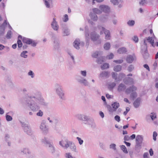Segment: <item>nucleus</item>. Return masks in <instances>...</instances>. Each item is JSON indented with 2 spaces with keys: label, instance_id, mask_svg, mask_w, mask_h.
Masks as SVG:
<instances>
[{
  "label": "nucleus",
  "instance_id": "7c9ffc66",
  "mask_svg": "<svg viewBox=\"0 0 158 158\" xmlns=\"http://www.w3.org/2000/svg\"><path fill=\"white\" fill-rule=\"evenodd\" d=\"M44 4L46 7L47 8H50V4L52 3V0H44Z\"/></svg>",
  "mask_w": 158,
  "mask_h": 158
},
{
  "label": "nucleus",
  "instance_id": "6e6552de",
  "mask_svg": "<svg viewBox=\"0 0 158 158\" xmlns=\"http://www.w3.org/2000/svg\"><path fill=\"white\" fill-rule=\"evenodd\" d=\"M77 81L80 83L83 84L85 86H89V82L87 80L81 76H79L77 78Z\"/></svg>",
  "mask_w": 158,
  "mask_h": 158
},
{
  "label": "nucleus",
  "instance_id": "58836bf2",
  "mask_svg": "<svg viewBox=\"0 0 158 158\" xmlns=\"http://www.w3.org/2000/svg\"><path fill=\"white\" fill-rule=\"evenodd\" d=\"M104 60L105 57L103 56H102L97 59V62L98 64H101L104 62Z\"/></svg>",
  "mask_w": 158,
  "mask_h": 158
},
{
  "label": "nucleus",
  "instance_id": "e433bc0d",
  "mask_svg": "<svg viewBox=\"0 0 158 158\" xmlns=\"http://www.w3.org/2000/svg\"><path fill=\"white\" fill-rule=\"evenodd\" d=\"M122 69V66L120 65L114 66V70L116 72H119Z\"/></svg>",
  "mask_w": 158,
  "mask_h": 158
},
{
  "label": "nucleus",
  "instance_id": "2eb2a0df",
  "mask_svg": "<svg viewBox=\"0 0 158 158\" xmlns=\"http://www.w3.org/2000/svg\"><path fill=\"white\" fill-rule=\"evenodd\" d=\"M110 73L107 71H103L100 73L99 77L102 78H107L109 77Z\"/></svg>",
  "mask_w": 158,
  "mask_h": 158
},
{
  "label": "nucleus",
  "instance_id": "dca6fc26",
  "mask_svg": "<svg viewBox=\"0 0 158 158\" xmlns=\"http://www.w3.org/2000/svg\"><path fill=\"white\" fill-rule=\"evenodd\" d=\"M87 124L92 129L95 128L96 127V125L93 119L88 120Z\"/></svg>",
  "mask_w": 158,
  "mask_h": 158
},
{
  "label": "nucleus",
  "instance_id": "423d86ee",
  "mask_svg": "<svg viewBox=\"0 0 158 158\" xmlns=\"http://www.w3.org/2000/svg\"><path fill=\"white\" fill-rule=\"evenodd\" d=\"M22 126L24 132L27 134L29 135H31L32 134L33 132L30 127L28 123H22Z\"/></svg>",
  "mask_w": 158,
  "mask_h": 158
},
{
  "label": "nucleus",
  "instance_id": "f03ea898",
  "mask_svg": "<svg viewBox=\"0 0 158 158\" xmlns=\"http://www.w3.org/2000/svg\"><path fill=\"white\" fill-rule=\"evenodd\" d=\"M28 97L32 100V101H34V99L35 101L38 102L40 105H46V103L44 100L41 97L40 93L39 92L32 93L28 95Z\"/></svg>",
  "mask_w": 158,
  "mask_h": 158
},
{
  "label": "nucleus",
  "instance_id": "bf43d9fd",
  "mask_svg": "<svg viewBox=\"0 0 158 158\" xmlns=\"http://www.w3.org/2000/svg\"><path fill=\"white\" fill-rule=\"evenodd\" d=\"M114 56V54L111 53L110 54L107 56L106 58L110 60L113 59Z\"/></svg>",
  "mask_w": 158,
  "mask_h": 158
},
{
  "label": "nucleus",
  "instance_id": "49530a36",
  "mask_svg": "<svg viewBox=\"0 0 158 158\" xmlns=\"http://www.w3.org/2000/svg\"><path fill=\"white\" fill-rule=\"evenodd\" d=\"M93 11L94 13L100 14L102 13V11L99 9L97 8H94L93 9Z\"/></svg>",
  "mask_w": 158,
  "mask_h": 158
},
{
  "label": "nucleus",
  "instance_id": "a211bd4d",
  "mask_svg": "<svg viewBox=\"0 0 158 158\" xmlns=\"http://www.w3.org/2000/svg\"><path fill=\"white\" fill-rule=\"evenodd\" d=\"M110 2L114 5H118V7L119 8L122 7L121 3L123 2L122 0H110Z\"/></svg>",
  "mask_w": 158,
  "mask_h": 158
},
{
  "label": "nucleus",
  "instance_id": "c85d7f7f",
  "mask_svg": "<svg viewBox=\"0 0 158 158\" xmlns=\"http://www.w3.org/2000/svg\"><path fill=\"white\" fill-rule=\"evenodd\" d=\"M142 53L144 58H147L148 57L147 47H145V49L144 50H142Z\"/></svg>",
  "mask_w": 158,
  "mask_h": 158
},
{
  "label": "nucleus",
  "instance_id": "4be33fe9",
  "mask_svg": "<svg viewBox=\"0 0 158 158\" xmlns=\"http://www.w3.org/2000/svg\"><path fill=\"white\" fill-rule=\"evenodd\" d=\"M49 139L48 137H44L41 139V142L46 146H47L52 143L49 141Z\"/></svg>",
  "mask_w": 158,
  "mask_h": 158
},
{
  "label": "nucleus",
  "instance_id": "473e14b6",
  "mask_svg": "<svg viewBox=\"0 0 158 158\" xmlns=\"http://www.w3.org/2000/svg\"><path fill=\"white\" fill-rule=\"evenodd\" d=\"M127 51L126 49L122 47L119 48L117 50V52L119 54H123L126 52Z\"/></svg>",
  "mask_w": 158,
  "mask_h": 158
},
{
  "label": "nucleus",
  "instance_id": "603ef678",
  "mask_svg": "<svg viewBox=\"0 0 158 158\" xmlns=\"http://www.w3.org/2000/svg\"><path fill=\"white\" fill-rule=\"evenodd\" d=\"M36 114L38 116L42 117L44 114L43 112L40 110H39L36 113Z\"/></svg>",
  "mask_w": 158,
  "mask_h": 158
},
{
  "label": "nucleus",
  "instance_id": "774afa93",
  "mask_svg": "<svg viewBox=\"0 0 158 158\" xmlns=\"http://www.w3.org/2000/svg\"><path fill=\"white\" fill-rule=\"evenodd\" d=\"M157 135V133L156 131H154L153 133V139L154 141H156V137Z\"/></svg>",
  "mask_w": 158,
  "mask_h": 158
},
{
  "label": "nucleus",
  "instance_id": "a18cd8bd",
  "mask_svg": "<svg viewBox=\"0 0 158 158\" xmlns=\"http://www.w3.org/2000/svg\"><path fill=\"white\" fill-rule=\"evenodd\" d=\"M120 148L121 150L125 153H127L128 151L126 147L124 145H122L120 146Z\"/></svg>",
  "mask_w": 158,
  "mask_h": 158
},
{
  "label": "nucleus",
  "instance_id": "052dcab7",
  "mask_svg": "<svg viewBox=\"0 0 158 158\" xmlns=\"http://www.w3.org/2000/svg\"><path fill=\"white\" fill-rule=\"evenodd\" d=\"M116 144L114 143H112L110 145V149H112L114 150H116Z\"/></svg>",
  "mask_w": 158,
  "mask_h": 158
},
{
  "label": "nucleus",
  "instance_id": "7ed1b4c3",
  "mask_svg": "<svg viewBox=\"0 0 158 158\" xmlns=\"http://www.w3.org/2000/svg\"><path fill=\"white\" fill-rule=\"evenodd\" d=\"M55 93L61 100L64 99V93L62 86L60 84L56 83L54 85Z\"/></svg>",
  "mask_w": 158,
  "mask_h": 158
},
{
  "label": "nucleus",
  "instance_id": "864d4df0",
  "mask_svg": "<svg viewBox=\"0 0 158 158\" xmlns=\"http://www.w3.org/2000/svg\"><path fill=\"white\" fill-rule=\"evenodd\" d=\"M150 117L151 119L153 120L156 117V113L154 112H152L151 113L150 115Z\"/></svg>",
  "mask_w": 158,
  "mask_h": 158
},
{
  "label": "nucleus",
  "instance_id": "a878e982",
  "mask_svg": "<svg viewBox=\"0 0 158 158\" xmlns=\"http://www.w3.org/2000/svg\"><path fill=\"white\" fill-rule=\"evenodd\" d=\"M126 88V86L124 84L121 83L118 85L117 90L118 92H120L124 90Z\"/></svg>",
  "mask_w": 158,
  "mask_h": 158
},
{
  "label": "nucleus",
  "instance_id": "9d476101",
  "mask_svg": "<svg viewBox=\"0 0 158 158\" xmlns=\"http://www.w3.org/2000/svg\"><path fill=\"white\" fill-rule=\"evenodd\" d=\"M143 140V137L142 135H137L135 139L136 142V147L140 148Z\"/></svg>",
  "mask_w": 158,
  "mask_h": 158
},
{
  "label": "nucleus",
  "instance_id": "5fc2aeb1",
  "mask_svg": "<svg viewBox=\"0 0 158 158\" xmlns=\"http://www.w3.org/2000/svg\"><path fill=\"white\" fill-rule=\"evenodd\" d=\"M80 74L84 77L86 76L87 72L86 70H81L80 71Z\"/></svg>",
  "mask_w": 158,
  "mask_h": 158
},
{
  "label": "nucleus",
  "instance_id": "393cba45",
  "mask_svg": "<svg viewBox=\"0 0 158 158\" xmlns=\"http://www.w3.org/2000/svg\"><path fill=\"white\" fill-rule=\"evenodd\" d=\"M123 81L124 83L126 84H133L134 83L133 79L131 78L127 77V78L123 80Z\"/></svg>",
  "mask_w": 158,
  "mask_h": 158
},
{
  "label": "nucleus",
  "instance_id": "5701e85b",
  "mask_svg": "<svg viewBox=\"0 0 158 158\" xmlns=\"http://www.w3.org/2000/svg\"><path fill=\"white\" fill-rule=\"evenodd\" d=\"M47 146L48 147V149L50 152L52 153H54L55 151V149L52 143H51Z\"/></svg>",
  "mask_w": 158,
  "mask_h": 158
},
{
  "label": "nucleus",
  "instance_id": "79ce46f5",
  "mask_svg": "<svg viewBox=\"0 0 158 158\" xmlns=\"http://www.w3.org/2000/svg\"><path fill=\"white\" fill-rule=\"evenodd\" d=\"M63 35L64 36H67L69 34V31L68 29L67 28H64L63 29Z\"/></svg>",
  "mask_w": 158,
  "mask_h": 158
},
{
  "label": "nucleus",
  "instance_id": "4d7b16f0",
  "mask_svg": "<svg viewBox=\"0 0 158 158\" xmlns=\"http://www.w3.org/2000/svg\"><path fill=\"white\" fill-rule=\"evenodd\" d=\"M112 76L113 78H114L116 81H118L117 73L113 72L112 73Z\"/></svg>",
  "mask_w": 158,
  "mask_h": 158
},
{
  "label": "nucleus",
  "instance_id": "aec40b11",
  "mask_svg": "<svg viewBox=\"0 0 158 158\" xmlns=\"http://www.w3.org/2000/svg\"><path fill=\"white\" fill-rule=\"evenodd\" d=\"M7 24V21L6 20H5L2 25L0 27V35H2L4 33L5 30V27Z\"/></svg>",
  "mask_w": 158,
  "mask_h": 158
},
{
  "label": "nucleus",
  "instance_id": "f3484780",
  "mask_svg": "<svg viewBox=\"0 0 158 158\" xmlns=\"http://www.w3.org/2000/svg\"><path fill=\"white\" fill-rule=\"evenodd\" d=\"M147 40L150 43L152 46H154V40H152V37H149L148 38H146L144 40V44L145 45V47H147V44L146 43Z\"/></svg>",
  "mask_w": 158,
  "mask_h": 158
},
{
  "label": "nucleus",
  "instance_id": "c756f323",
  "mask_svg": "<svg viewBox=\"0 0 158 158\" xmlns=\"http://www.w3.org/2000/svg\"><path fill=\"white\" fill-rule=\"evenodd\" d=\"M111 44L110 42H106L103 45V48L106 50H109Z\"/></svg>",
  "mask_w": 158,
  "mask_h": 158
},
{
  "label": "nucleus",
  "instance_id": "bb28decb",
  "mask_svg": "<svg viewBox=\"0 0 158 158\" xmlns=\"http://www.w3.org/2000/svg\"><path fill=\"white\" fill-rule=\"evenodd\" d=\"M104 34H105V39L107 40H110L111 38V36L110 31L108 30H106L104 32Z\"/></svg>",
  "mask_w": 158,
  "mask_h": 158
},
{
  "label": "nucleus",
  "instance_id": "6ab92c4d",
  "mask_svg": "<svg viewBox=\"0 0 158 158\" xmlns=\"http://www.w3.org/2000/svg\"><path fill=\"white\" fill-rule=\"evenodd\" d=\"M136 59L135 56V55H128L127 56L126 59V60L127 63H131L134 60Z\"/></svg>",
  "mask_w": 158,
  "mask_h": 158
},
{
  "label": "nucleus",
  "instance_id": "9b49d317",
  "mask_svg": "<svg viewBox=\"0 0 158 158\" xmlns=\"http://www.w3.org/2000/svg\"><path fill=\"white\" fill-rule=\"evenodd\" d=\"M84 42H80V40L78 39H76L73 43V46L77 49H78L80 46L82 47L84 45Z\"/></svg>",
  "mask_w": 158,
  "mask_h": 158
},
{
  "label": "nucleus",
  "instance_id": "0e129e2a",
  "mask_svg": "<svg viewBox=\"0 0 158 158\" xmlns=\"http://www.w3.org/2000/svg\"><path fill=\"white\" fill-rule=\"evenodd\" d=\"M63 21L64 22H66L69 20L68 15L66 14L64 15V18H63Z\"/></svg>",
  "mask_w": 158,
  "mask_h": 158
},
{
  "label": "nucleus",
  "instance_id": "c03bdc74",
  "mask_svg": "<svg viewBox=\"0 0 158 158\" xmlns=\"http://www.w3.org/2000/svg\"><path fill=\"white\" fill-rule=\"evenodd\" d=\"M22 36L21 35H19L18 36V40L17 41L18 46L19 48L21 47L22 46V43L21 41L19 39L20 38H21Z\"/></svg>",
  "mask_w": 158,
  "mask_h": 158
},
{
  "label": "nucleus",
  "instance_id": "3c124183",
  "mask_svg": "<svg viewBox=\"0 0 158 158\" xmlns=\"http://www.w3.org/2000/svg\"><path fill=\"white\" fill-rule=\"evenodd\" d=\"M135 23V22L133 20H130L127 22V25L130 26H133Z\"/></svg>",
  "mask_w": 158,
  "mask_h": 158
},
{
  "label": "nucleus",
  "instance_id": "680f3d73",
  "mask_svg": "<svg viewBox=\"0 0 158 158\" xmlns=\"http://www.w3.org/2000/svg\"><path fill=\"white\" fill-rule=\"evenodd\" d=\"M6 119L8 121H11L12 119V117L10 115L6 114Z\"/></svg>",
  "mask_w": 158,
  "mask_h": 158
},
{
  "label": "nucleus",
  "instance_id": "e2e57ef3",
  "mask_svg": "<svg viewBox=\"0 0 158 158\" xmlns=\"http://www.w3.org/2000/svg\"><path fill=\"white\" fill-rule=\"evenodd\" d=\"M77 139L78 140L79 143L80 145H81L83 143V141L81 139V138L79 137H77Z\"/></svg>",
  "mask_w": 158,
  "mask_h": 158
},
{
  "label": "nucleus",
  "instance_id": "4468645a",
  "mask_svg": "<svg viewBox=\"0 0 158 158\" xmlns=\"http://www.w3.org/2000/svg\"><path fill=\"white\" fill-rule=\"evenodd\" d=\"M52 28L55 31H57L59 28V26L55 18L53 19V21L51 23Z\"/></svg>",
  "mask_w": 158,
  "mask_h": 158
},
{
  "label": "nucleus",
  "instance_id": "f8f14e48",
  "mask_svg": "<svg viewBox=\"0 0 158 158\" xmlns=\"http://www.w3.org/2000/svg\"><path fill=\"white\" fill-rule=\"evenodd\" d=\"M75 117L78 120L83 121H87L89 119L87 116L81 114H76Z\"/></svg>",
  "mask_w": 158,
  "mask_h": 158
},
{
  "label": "nucleus",
  "instance_id": "09e8293b",
  "mask_svg": "<svg viewBox=\"0 0 158 158\" xmlns=\"http://www.w3.org/2000/svg\"><path fill=\"white\" fill-rule=\"evenodd\" d=\"M65 156L66 158H75L74 156H73L71 154L70 152L65 153Z\"/></svg>",
  "mask_w": 158,
  "mask_h": 158
},
{
  "label": "nucleus",
  "instance_id": "39448f33",
  "mask_svg": "<svg viewBox=\"0 0 158 158\" xmlns=\"http://www.w3.org/2000/svg\"><path fill=\"white\" fill-rule=\"evenodd\" d=\"M37 104H39L36 101H32V100L27 103L28 107L33 111H36L39 110L40 107L38 106Z\"/></svg>",
  "mask_w": 158,
  "mask_h": 158
},
{
  "label": "nucleus",
  "instance_id": "b1692460",
  "mask_svg": "<svg viewBox=\"0 0 158 158\" xmlns=\"http://www.w3.org/2000/svg\"><path fill=\"white\" fill-rule=\"evenodd\" d=\"M94 28H96L95 31H97V30H98L100 35L102 34L103 32H104L106 30H107L104 27L101 26H98L97 27H94Z\"/></svg>",
  "mask_w": 158,
  "mask_h": 158
},
{
  "label": "nucleus",
  "instance_id": "0eeeda50",
  "mask_svg": "<svg viewBox=\"0 0 158 158\" xmlns=\"http://www.w3.org/2000/svg\"><path fill=\"white\" fill-rule=\"evenodd\" d=\"M40 128L44 134H47L48 132V127L46 125L45 122L44 121H42L41 123L40 126Z\"/></svg>",
  "mask_w": 158,
  "mask_h": 158
},
{
  "label": "nucleus",
  "instance_id": "8fccbe9b",
  "mask_svg": "<svg viewBox=\"0 0 158 158\" xmlns=\"http://www.w3.org/2000/svg\"><path fill=\"white\" fill-rule=\"evenodd\" d=\"M125 75L123 73H120L118 76V81L121 80L123 78L125 77Z\"/></svg>",
  "mask_w": 158,
  "mask_h": 158
},
{
  "label": "nucleus",
  "instance_id": "2f4dec72",
  "mask_svg": "<svg viewBox=\"0 0 158 158\" xmlns=\"http://www.w3.org/2000/svg\"><path fill=\"white\" fill-rule=\"evenodd\" d=\"M103 52L102 51H97L94 52L92 55V56L94 58H97L101 55L102 54Z\"/></svg>",
  "mask_w": 158,
  "mask_h": 158
},
{
  "label": "nucleus",
  "instance_id": "20e7f679",
  "mask_svg": "<svg viewBox=\"0 0 158 158\" xmlns=\"http://www.w3.org/2000/svg\"><path fill=\"white\" fill-rule=\"evenodd\" d=\"M137 87L134 85H132L126 89L125 91L126 93L128 94H131L130 97L134 99L137 96V94L135 91L137 90Z\"/></svg>",
  "mask_w": 158,
  "mask_h": 158
},
{
  "label": "nucleus",
  "instance_id": "ddd939ff",
  "mask_svg": "<svg viewBox=\"0 0 158 158\" xmlns=\"http://www.w3.org/2000/svg\"><path fill=\"white\" fill-rule=\"evenodd\" d=\"M100 10L105 13H109L110 11V7L109 6L105 5H102L99 6Z\"/></svg>",
  "mask_w": 158,
  "mask_h": 158
},
{
  "label": "nucleus",
  "instance_id": "c9c22d12",
  "mask_svg": "<svg viewBox=\"0 0 158 158\" xmlns=\"http://www.w3.org/2000/svg\"><path fill=\"white\" fill-rule=\"evenodd\" d=\"M116 85L115 82H110L108 84V87L109 89H112Z\"/></svg>",
  "mask_w": 158,
  "mask_h": 158
},
{
  "label": "nucleus",
  "instance_id": "6e6d98bb",
  "mask_svg": "<svg viewBox=\"0 0 158 158\" xmlns=\"http://www.w3.org/2000/svg\"><path fill=\"white\" fill-rule=\"evenodd\" d=\"M28 75L30 76L31 78H33L35 76V74L31 70H30L28 73Z\"/></svg>",
  "mask_w": 158,
  "mask_h": 158
},
{
  "label": "nucleus",
  "instance_id": "338daca9",
  "mask_svg": "<svg viewBox=\"0 0 158 158\" xmlns=\"http://www.w3.org/2000/svg\"><path fill=\"white\" fill-rule=\"evenodd\" d=\"M134 69L133 66L132 65H130L128 68V70L130 72H131Z\"/></svg>",
  "mask_w": 158,
  "mask_h": 158
},
{
  "label": "nucleus",
  "instance_id": "1a4fd4ad",
  "mask_svg": "<svg viewBox=\"0 0 158 158\" xmlns=\"http://www.w3.org/2000/svg\"><path fill=\"white\" fill-rule=\"evenodd\" d=\"M70 141L68 139L62 140L59 142V144L63 148L67 149L69 147V144Z\"/></svg>",
  "mask_w": 158,
  "mask_h": 158
},
{
  "label": "nucleus",
  "instance_id": "37998d69",
  "mask_svg": "<svg viewBox=\"0 0 158 158\" xmlns=\"http://www.w3.org/2000/svg\"><path fill=\"white\" fill-rule=\"evenodd\" d=\"M112 106L113 108L116 110L119 107V103L115 102L112 104Z\"/></svg>",
  "mask_w": 158,
  "mask_h": 158
},
{
  "label": "nucleus",
  "instance_id": "a19ab883",
  "mask_svg": "<svg viewBox=\"0 0 158 158\" xmlns=\"http://www.w3.org/2000/svg\"><path fill=\"white\" fill-rule=\"evenodd\" d=\"M28 52L27 51H23L20 54V56L21 57L26 58L27 57V55L26 54Z\"/></svg>",
  "mask_w": 158,
  "mask_h": 158
},
{
  "label": "nucleus",
  "instance_id": "f704fd0d",
  "mask_svg": "<svg viewBox=\"0 0 158 158\" xmlns=\"http://www.w3.org/2000/svg\"><path fill=\"white\" fill-rule=\"evenodd\" d=\"M140 103V100L139 98L137 99L134 102L133 104L135 108L138 107Z\"/></svg>",
  "mask_w": 158,
  "mask_h": 158
},
{
  "label": "nucleus",
  "instance_id": "69168bd1",
  "mask_svg": "<svg viewBox=\"0 0 158 158\" xmlns=\"http://www.w3.org/2000/svg\"><path fill=\"white\" fill-rule=\"evenodd\" d=\"M47 120L49 121V122L51 123H53L54 122V119L52 117H48Z\"/></svg>",
  "mask_w": 158,
  "mask_h": 158
},
{
  "label": "nucleus",
  "instance_id": "412c9836",
  "mask_svg": "<svg viewBox=\"0 0 158 158\" xmlns=\"http://www.w3.org/2000/svg\"><path fill=\"white\" fill-rule=\"evenodd\" d=\"M69 147L70 149L72 151L75 152H77L76 146L75 143L73 142L70 141L69 144Z\"/></svg>",
  "mask_w": 158,
  "mask_h": 158
},
{
  "label": "nucleus",
  "instance_id": "4c0bfd02",
  "mask_svg": "<svg viewBox=\"0 0 158 158\" xmlns=\"http://www.w3.org/2000/svg\"><path fill=\"white\" fill-rule=\"evenodd\" d=\"M23 41L24 43L30 44H31V40L27 38H23Z\"/></svg>",
  "mask_w": 158,
  "mask_h": 158
},
{
  "label": "nucleus",
  "instance_id": "72a5a7b5",
  "mask_svg": "<svg viewBox=\"0 0 158 158\" xmlns=\"http://www.w3.org/2000/svg\"><path fill=\"white\" fill-rule=\"evenodd\" d=\"M59 46V41L58 40L56 39L54 42V47L55 49L58 48Z\"/></svg>",
  "mask_w": 158,
  "mask_h": 158
},
{
  "label": "nucleus",
  "instance_id": "cd10ccee",
  "mask_svg": "<svg viewBox=\"0 0 158 158\" xmlns=\"http://www.w3.org/2000/svg\"><path fill=\"white\" fill-rule=\"evenodd\" d=\"M89 16L91 20L94 21H96L98 19V16L95 13H91L89 15Z\"/></svg>",
  "mask_w": 158,
  "mask_h": 158
},
{
  "label": "nucleus",
  "instance_id": "ea45409f",
  "mask_svg": "<svg viewBox=\"0 0 158 158\" xmlns=\"http://www.w3.org/2000/svg\"><path fill=\"white\" fill-rule=\"evenodd\" d=\"M101 68L102 70L108 69L109 68V64L108 63H105L101 66Z\"/></svg>",
  "mask_w": 158,
  "mask_h": 158
},
{
  "label": "nucleus",
  "instance_id": "13d9d810",
  "mask_svg": "<svg viewBox=\"0 0 158 158\" xmlns=\"http://www.w3.org/2000/svg\"><path fill=\"white\" fill-rule=\"evenodd\" d=\"M12 34V32L11 31H9L6 35V38L8 39H10L11 37Z\"/></svg>",
  "mask_w": 158,
  "mask_h": 158
},
{
  "label": "nucleus",
  "instance_id": "f257e3e1",
  "mask_svg": "<svg viewBox=\"0 0 158 158\" xmlns=\"http://www.w3.org/2000/svg\"><path fill=\"white\" fill-rule=\"evenodd\" d=\"M96 28L94 27H91L89 34L87 30H85V37L86 40L89 41L90 39L91 41L94 42H96L97 44H100L101 40L99 39L100 35L95 31Z\"/></svg>",
  "mask_w": 158,
  "mask_h": 158
},
{
  "label": "nucleus",
  "instance_id": "de8ad7c7",
  "mask_svg": "<svg viewBox=\"0 0 158 158\" xmlns=\"http://www.w3.org/2000/svg\"><path fill=\"white\" fill-rule=\"evenodd\" d=\"M107 109L110 114H112L113 113L116 111L112 107L110 106H108Z\"/></svg>",
  "mask_w": 158,
  "mask_h": 158
}]
</instances>
